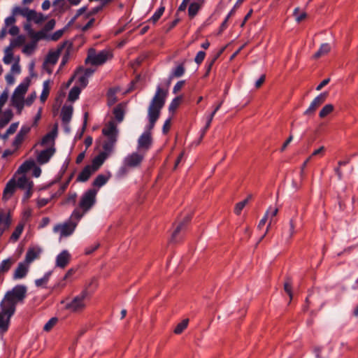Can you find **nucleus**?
Instances as JSON below:
<instances>
[{
    "label": "nucleus",
    "mask_w": 358,
    "mask_h": 358,
    "mask_svg": "<svg viewBox=\"0 0 358 358\" xmlns=\"http://www.w3.org/2000/svg\"><path fill=\"white\" fill-rule=\"evenodd\" d=\"M168 94L166 90L158 87L148 107L149 131L144 132L138 140V149L148 150L152 142L150 130L155 126V122L160 115V111L164 107Z\"/></svg>",
    "instance_id": "nucleus-1"
},
{
    "label": "nucleus",
    "mask_w": 358,
    "mask_h": 358,
    "mask_svg": "<svg viewBox=\"0 0 358 358\" xmlns=\"http://www.w3.org/2000/svg\"><path fill=\"white\" fill-rule=\"evenodd\" d=\"M27 288L24 285H17L6 293L0 307V331L6 332L9 326L10 320L15 311L16 304L25 298Z\"/></svg>",
    "instance_id": "nucleus-2"
},
{
    "label": "nucleus",
    "mask_w": 358,
    "mask_h": 358,
    "mask_svg": "<svg viewBox=\"0 0 358 358\" xmlns=\"http://www.w3.org/2000/svg\"><path fill=\"white\" fill-rule=\"evenodd\" d=\"M66 46L71 48L72 43L68 41H64L62 43L57 46L56 50H50L48 54L43 63V66L48 73L50 74L52 73V69L49 68L48 66H53L57 63L62 51L66 48Z\"/></svg>",
    "instance_id": "nucleus-3"
},
{
    "label": "nucleus",
    "mask_w": 358,
    "mask_h": 358,
    "mask_svg": "<svg viewBox=\"0 0 358 358\" xmlns=\"http://www.w3.org/2000/svg\"><path fill=\"white\" fill-rule=\"evenodd\" d=\"M112 57V55L107 50H102L99 53L93 48L88 50L87 57L85 59V64H91L94 66H99L105 63Z\"/></svg>",
    "instance_id": "nucleus-4"
},
{
    "label": "nucleus",
    "mask_w": 358,
    "mask_h": 358,
    "mask_svg": "<svg viewBox=\"0 0 358 358\" xmlns=\"http://www.w3.org/2000/svg\"><path fill=\"white\" fill-rule=\"evenodd\" d=\"M190 220L191 216L187 215L182 220L179 221L178 223L174 224L175 228L169 239V243L178 244L182 241V236L181 235V231L185 229Z\"/></svg>",
    "instance_id": "nucleus-5"
},
{
    "label": "nucleus",
    "mask_w": 358,
    "mask_h": 358,
    "mask_svg": "<svg viewBox=\"0 0 358 358\" xmlns=\"http://www.w3.org/2000/svg\"><path fill=\"white\" fill-rule=\"evenodd\" d=\"M87 287L85 288L80 295L74 297L72 301L68 303L65 308L73 313H79L83 311L85 308V303L84 302L86 297L88 296L87 290Z\"/></svg>",
    "instance_id": "nucleus-6"
},
{
    "label": "nucleus",
    "mask_w": 358,
    "mask_h": 358,
    "mask_svg": "<svg viewBox=\"0 0 358 358\" xmlns=\"http://www.w3.org/2000/svg\"><path fill=\"white\" fill-rule=\"evenodd\" d=\"M96 190L90 189L87 190L81 197L79 202V207L86 213L88 211L96 201Z\"/></svg>",
    "instance_id": "nucleus-7"
},
{
    "label": "nucleus",
    "mask_w": 358,
    "mask_h": 358,
    "mask_svg": "<svg viewBox=\"0 0 358 358\" xmlns=\"http://www.w3.org/2000/svg\"><path fill=\"white\" fill-rule=\"evenodd\" d=\"M327 93L323 92L317 96L310 103L309 107L304 111L303 115L312 116L319 106H320L326 100Z\"/></svg>",
    "instance_id": "nucleus-8"
},
{
    "label": "nucleus",
    "mask_w": 358,
    "mask_h": 358,
    "mask_svg": "<svg viewBox=\"0 0 358 358\" xmlns=\"http://www.w3.org/2000/svg\"><path fill=\"white\" fill-rule=\"evenodd\" d=\"M144 158V154L133 152L128 155L124 161L125 168H134L138 166Z\"/></svg>",
    "instance_id": "nucleus-9"
},
{
    "label": "nucleus",
    "mask_w": 358,
    "mask_h": 358,
    "mask_svg": "<svg viewBox=\"0 0 358 358\" xmlns=\"http://www.w3.org/2000/svg\"><path fill=\"white\" fill-rule=\"evenodd\" d=\"M76 227V223L73 222H69L65 223L64 224H57L54 227V231L55 232H60V237L63 236H68L71 235L73 231H74L75 228Z\"/></svg>",
    "instance_id": "nucleus-10"
},
{
    "label": "nucleus",
    "mask_w": 358,
    "mask_h": 358,
    "mask_svg": "<svg viewBox=\"0 0 358 358\" xmlns=\"http://www.w3.org/2000/svg\"><path fill=\"white\" fill-rule=\"evenodd\" d=\"M41 252H42V249L40 247H38V246L30 247L28 248V250L27 251L24 261L29 265L35 259H37L39 258Z\"/></svg>",
    "instance_id": "nucleus-11"
},
{
    "label": "nucleus",
    "mask_w": 358,
    "mask_h": 358,
    "mask_svg": "<svg viewBox=\"0 0 358 358\" xmlns=\"http://www.w3.org/2000/svg\"><path fill=\"white\" fill-rule=\"evenodd\" d=\"M16 180L17 187L21 189H32L33 182L25 174L17 175L13 177Z\"/></svg>",
    "instance_id": "nucleus-12"
},
{
    "label": "nucleus",
    "mask_w": 358,
    "mask_h": 358,
    "mask_svg": "<svg viewBox=\"0 0 358 358\" xmlns=\"http://www.w3.org/2000/svg\"><path fill=\"white\" fill-rule=\"evenodd\" d=\"M17 187L16 180L13 178L7 182L4 188L2 199L4 201L9 199L15 193Z\"/></svg>",
    "instance_id": "nucleus-13"
},
{
    "label": "nucleus",
    "mask_w": 358,
    "mask_h": 358,
    "mask_svg": "<svg viewBox=\"0 0 358 358\" xmlns=\"http://www.w3.org/2000/svg\"><path fill=\"white\" fill-rule=\"evenodd\" d=\"M55 148L54 147H49L48 148L42 150L37 155V162L40 164L47 163L50 157L54 155Z\"/></svg>",
    "instance_id": "nucleus-14"
},
{
    "label": "nucleus",
    "mask_w": 358,
    "mask_h": 358,
    "mask_svg": "<svg viewBox=\"0 0 358 358\" xmlns=\"http://www.w3.org/2000/svg\"><path fill=\"white\" fill-rule=\"evenodd\" d=\"M10 105L17 109V114H21L24 103V97L13 94L10 99Z\"/></svg>",
    "instance_id": "nucleus-15"
},
{
    "label": "nucleus",
    "mask_w": 358,
    "mask_h": 358,
    "mask_svg": "<svg viewBox=\"0 0 358 358\" xmlns=\"http://www.w3.org/2000/svg\"><path fill=\"white\" fill-rule=\"evenodd\" d=\"M57 134V126L56 125L54 129L45 135L41 140V145L43 146L50 145V147H54L55 140Z\"/></svg>",
    "instance_id": "nucleus-16"
},
{
    "label": "nucleus",
    "mask_w": 358,
    "mask_h": 358,
    "mask_svg": "<svg viewBox=\"0 0 358 358\" xmlns=\"http://www.w3.org/2000/svg\"><path fill=\"white\" fill-rule=\"evenodd\" d=\"M71 255L67 250H63L56 258V266L64 268L69 263Z\"/></svg>",
    "instance_id": "nucleus-17"
},
{
    "label": "nucleus",
    "mask_w": 358,
    "mask_h": 358,
    "mask_svg": "<svg viewBox=\"0 0 358 358\" xmlns=\"http://www.w3.org/2000/svg\"><path fill=\"white\" fill-rule=\"evenodd\" d=\"M117 129L115 123L113 121H110L102 129V134L106 137H117Z\"/></svg>",
    "instance_id": "nucleus-18"
},
{
    "label": "nucleus",
    "mask_w": 358,
    "mask_h": 358,
    "mask_svg": "<svg viewBox=\"0 0 358 358\" xmlns=\"http://www.w3.org/2000/svg\"><path fill=\"white\" fill-rule=\"evenodd\" d=\"M29 265L24 261L19 263L17 267L15 270L13 278L15 279H20L24 278L29 271Z\"/></svg>",
    "instance_id": "nucleus-19"
},
{
    "label": "nucleus",
    "mask_w": 358,
    "mask_h": 358,
    "mask_svg": "<svg viewBox=\"0 0 358 358\" xmlns=\"http://www.w3.org/2000/svg\"><path fill=\"white\" fill-rule=\"evenodd\" d=\"M11 224V217L9 212L6 213L3 210L0 211V228L6 231L8 229Z\"/></svg>",
    "instance_id": "nucleus-20"
},
{
    "label": "nucleus",
    "mask_w": 358,
    "mask_h": 358,
    "mask_svg": "<svg viewBox=\"0 0 358 358\" xmlns=\"http://www.w3.org/2000/svg\"><path fill=\"white\" fill-rule=\"evenodd\" d=\"M107 157L108 155L106 153L101 152L93 159L92 164L89 166H91V168L96 172L103 164Z\"/></svg>",
    "instance_id": "nucleus-21"
},
{
    "label": "nucleus",
    "mask_w": 358,
    "mask_h": 358,
    "mask_svg": "<svg viewBox=\"0 0 358 358\" xmlns=\"http://www.w3.org/2000/svg\"><path fill=\"white\" fill-rule=\"evenodd\" d=\"M95 171L89 165L86 166L77 177V181L85 182Z\"/></svg>",
    "instance_id": "nucleus-22"
},
{
    "label": "nucleus",
    "mask_w": 358,
    "mask_h": 358,
    "mask_svg": "<svg viewBox=\"0 0 358 358\" xmlns=\"http://www.w3.org/2000/svg\"><path fill=\"white\" fill-rule=\"evenodd\" d=\"M107 139L105 141L103 145V153H106L108 155L113 150L114 145L117 141V137H106Z\"/></svg>",
    "instance_id": "nucleus-23"
},
{
    "label": "nucleus",
    "mask_w": 358,
    "mask_h": 358,
    "mask_svg": "<svg viewBox=\"0 0 358 358\" xmlns=\"http://www.w3.org/2000/svg\"><path fill=\"white\" fill-rule=\"evenodd\" d=\"M203 3V0H196L190 3L188 8V14L190 17H194L197 14Z\"/></svg>",
    "instance_id": "nucleus-24"
},
{
    "label": "nucleus",
    "mask_w": 358,
    "mask_h": 358,
    "mask_svg": "<svg viewBox=\"0 0 358 358\" xmlns=\"http://www.w3.org/2000/svg\"><path fill=\"white\" fill-rule=\"evenodd\" d=\"M222 102H220L217 106L215 107V108L214 109V110L211 113V114L208 116V120H207V122H206V124L205 126V127L203 128V131H202V134L199 138V140L197 143V144H199L206 131V130L209 128L210 125V123L212 122V120L215 115V114L216 113V112L221 108V106H222Z\"/></svg>",
    "instance_id": "nucleus-25"
},
{
    "label": "nucleus",
    "mask_w": 358,
    "mask_h": 358,
    "mask_svg": "<svg viewBox=\"0 0 358 358\" xmlns=\"http://www.w3.org/2000/svg\"><path fill=\"white\" fill-rule=\"evenodd\" d=\"M13 117V113L11 109L6 110L0 118V127L3 128Z\"/></svg>",
    "instance_id": "nucleus-26"
},
{
    "label": "nucleus",
    "mask_w": 358,
    "mask_h": 358,
    "mask_svg": "<svg viewBox=\"0 0 358 358\" xmlns=\"http://www.w3.org/2000/svg\"><path fill=\"white\" fill-rule=\"evenodd\" d=\"M72 113H73V107L72 106H64L62 108L61 116H62V120L64 123L68 124L70 122V120L71 119Z\"/></svg>",
    "instance_id": "nucleus-27"
},
{
    "label": "nucleus",
    "mask_w": 358,
    "mask_h": 358,
    "mask_svg": "<svg viewBox=\"0 0 358 358\" xmlns=\"http://www.w3.org/2000/svg\"><path fill=\"white\" fill-rule=\"evenodd\" d=\"M34 166L35 162L34 161H26L19 167L17 171L15 173V177H17V175L25 174L33 167H34Z\"/></svg>",
    "instance_id": "nucleus-28"
},
{
    "label": "nucleus",
    "mask_w": 358,
    "mask_h": 358,
    "mask_svg": "<svg viewBox=\"0 0 358 358\" xmlns=\"http://www.w3.org/2000/svg\"><path fill=\"white\" fill-rule=\"evenodd\" d=\"M45 20V18L44 17V16L42 13H38L34 10H30L28 17H27L28 21L33 20L37 24L42 22Z\"/></svg>",
    "instance_id": "nucleus-29"
},
{
    "label": "nucleus",
    "mask_w": 358,
    "mask_h": 358,
    "mask_svg": "<svg viewBox=\"0 0 358 358\" xmlns=\"http://www.w3.org/2000/svg\"><path fill=\"white\" fill-rule=\"evenodd\" d=\"M14 262L15 261L10 258L3 260L0 264V274L7 272Z\"/></svg>",
    "instance_id": "nucleus-30"
},
{
    "label": "nucleus",
    "mask_w": 358,
    "mask_h": 358,
    "mask_svg": "<svg viewBox=\"0 0 358 358\" xmlns=\"http://www.w3.org/2000/svg\"><path fill=\"white\" fill-rule=\"evenodd\" d=\"M189 324V319H184L179 322L173 330L174 334H180L187 327Z\"/></svg>",
    "instance_id": "nucleus-31"
},
{
    "label": "nucleus",
    "mask_w": 358,
    "mask_h": 358,
    "mask_svg": "<svg viewBox=\"0 0 358 358\" xmlns=\"http://www.w3.org/2000/svg\"><path fill=\"white\" fill-rule=\"evenodd\" d=\"M24 224L23 223H19L17 226L16 227L15 229L13 232L10 236V240L15 242L18 240L20 238L23 229H24Z\"/></svg>",
    "instance_id": "nucleus-32"
},
{
    "label": "nucleus",
    "mask_w": 358,
    "mask_h": 358,
    "mask_svg": "<svg viewBox=\"0 0 358 358\" xmlns=\"http://www.w3.org/2000/svg\"><path fill=\"white\" fill-rule=\"evenodd\" d=\"M330 49L331 48L329 43L322 44L320 49L315 53L314 57L316 59L320 57L321 56L329 52Z\"/></svg>",
    "instance_id": "nucleus-33"
},
{
    "label": "nucleus",
    "mask_w": 358,
    "mask_h": 358,
    "mask_svg": "<svg viewBox=\"0 0 358 358\" xmlns=\"http://www.w3.org/2000/svg\"><path fill=\"white\" fill-rule=\"evenodd\" d=\"M29 87V83H21L14 91L13 94L21 96H24Z\"/></svg>",
    "instance_id": "nucleus-34"
},
{
    "label": "nucleus",
    "mask_w": 358,
    "mask_h": 358,
    "mask_svg": "<svg viewBox=\"0 0 358 358\" xmlns=\"http://www.w3.org/2000/svg\"><path fill=\"white\" fill-rule=\"evenodd\" d=\"M114 115L115 119L119 122H122L124 119V111L122 106L119 105L114 109Z\"/></svg>",
    "instance_id": "nucleus-35"
},
{
    "label": "nucleus",
    "mask_w": 358,
    "mask_h": 358,
    "mask_svg": "<svg viewBox=\"0 0 358 358\" xmlns=\"http://www.w3.org/2000/svg\"><path fill=\"white\" fill-rule=\"evenodd\" d=\"M80 93V89L78 87H73L69 92L68 99L70 101H74L78 98Z\"/></svg>",
    "instance_id": "nucleus-36"
},
{
    "label": "nucleus",
    "mask_w": 358,
    "mask_h": 358,
    "mask_svg": "<svg viewBox=\"0 0 358 358\" xmlns=\"http://www.w3.org/2000/svg\"><path fill=\"white\" fill-rule=\"evenodd\" d=\"M108 180V178L104 175H99L96 177L93 182V185L100 187L103 186Z\"/></svg>",
    "instance_id": "nucleus-37"
},
{
    "label": "nucleus",
    "mask_w": 358,
    "mask_h": 358,
    "mask_svg": "<svg viewBox=\"0 0 358 358\" xmlns=\"http://www.w3.org/2000/svg\"><path fill=\"white\" fill-rule=\"evenodd\" d=\"M30 9L28 8H20V7H15L13 10V14L15 15H20L27 19L29 13L30 12Z\"/></svg>",
    "instance_id": "nucleus-38"
},
{
    "label": "nucleus",
    "mask_w": 358,
    "mask_h": 358,
    "mask_svg": "<svg viewBox=\"0 0 358 358\" xmlns=\"http://www.w3.org/2000/svg\"><path fill=\"white\" fill-rule=\"evenodd\" d=\"M334 110V106L332 104H327L325 105L322 110L320 111L319 116L321 118L325 117L329 113H331Z\"/></svg>",
    "instance_id": "nucleus-39"
},
{
    "label": "nucleus",
    "mask_w": 358,
    "mask_h": 358,
    "mask_svg": "<svg viewBox=\"0 0 358 358\" xmlns=\"http://www.w3.org/2000/svg\"><path fill=\"white\" fill-rule=\"evenodd\" d=\"M13 48L10 45L5 49V56L3 57V62L5 64H10L13 59Z\"/></svg>",
    "instance_id": "nucleus-40"
},
{
    "label": "nucleus",
    "mask_w": 358,
    "mask_h": 358,
    "mask_svg": "<svg viewBox=\"0 0 358 358\" xmlns=\"http://www.w3.org/2000/svg\"><path fill=\"white\" fill-rule=\"evenodd\" d=\"M49 92H50L49 82L45 81L43 83V90L40 96V99H41V102L43 103L45 101V100L47 99V98L48 96Z\"/></svg>",
    "instance_id": "nucleus-41"
},
{
    "label": "nucleus",
    "mask_w": 358,
    "mask_h": 358,
    "mask_svg": "<svg viewBox=\"0 0 358 358\" xmlns=\"http://www.w3.org/2000/svg\"><path fill=\"white\" fill-rule=\"evenodd\" d=\"M250 198H251V196H249L248 198H246L243 201L236 203L235 208H234V213L236 215H239L241 213V210L243 209V208L245 206V205L248 203Z\"/></svg>",
    "instance_id": "nucleus-42"
},
{
    "label": "nucleus",
    "mask_w": 358,
    "mask_h": 358,
    "mask_svg": "<svg viewBox=\"0 0 358 358\" xmlns=\"http://www.w3.org/2000/svg\"><path fill=\"white\" fill-rule=\"evenodd\" d=\"M26 38L24 36L20 35L11 41L10 46L13 48L18 47L24 43Z\"/></svg>",
    "instance_id": "nucleus-43"
},
{
    "label": "nucleus",
    "mask_w": 358,
    "mask_h": 358,
    "mask_svg": "<svg viewBox=\"0 0 358 358\" xmlns=\"http://www.w3.org/2000/svg\"><path fill=\"white\" fill-rule=\"evenodd\" d=\"M182 101L181 96H177L171 101L169 110L170 112L174 113L178 107L180 106Z\"/></svg>",
    "instance_id": "nucleus-44"
},
{
    "label": "nucleus",
    "mask_w": 358,
    "mask_h": 358,
    "mask_svg": "<svg viewBox=\"0 0 358 358\" xmlns=\"http://www.w3.org/2000/svg\"><path fill=\"white\" fill-rule=\"evenodd\" d=\"M53 6H55L56 9L58 10L59 12H62L66 8V0H55L53 1Z\"/></svg>",
    "instance_id": "nucleus-45"
},
{
    "label": "nucleus",
    "mask_w": 358,
    "mask_h": 358,
    "mask_svg": "<svg viewBox=\"0 0 358 358\" xmlns=\"http://www.w3.org/2000/svg\"><path fill=\"white\" fill-rule=\"evenodd\" d=\"M50 275V273H46L42 278L37 279L35 281V284L37 287L45 286L48 281L49 280V278Z\"/></svg>",
    "instance_id": "nucleus-46"
},
{
    "label": "nucleus",
    "mask_w": 358,
    "mask_h": 358,
    "mask_svg": "<svg viewBox=\"0 0 358 358\" xmlns=\"http://www.w3.org/2000/svg\"><path fill=\"white\" fill-rule=\"evenodd\" d=\"M58 321L57 317H52L44 326L43 329L45 331H50Z\"/></svg>",
    "instance_id": "nucleus-47"
},
{
    "label": "nucleus",
    "mask_w": 358,
    "mask_h": 358,
    "mask_svg": "<svg viewBox=\"0 0 358 358\" xmlns=\"http://www.w3.org/2000/svg\"><path fill=\"white\" fill-rule=\"evenodd\" d=\"M36 48L35 43H28L24 45L23 48V52L27 55H31Z\"/></svg>",
    "instance_id": "nucleus-48"
},
{
    "label": "nucleus",
    "mask_w": 358,
    "mask_h": 358,
    "mask_svg": "<svg viewBox=\"0 0 358 358\" xmlns=\"http://www.w3.org/2000/svg\"><path fill=\"white\" fill-rule=\"evenodd\" d=\"M185 72V68L183 66V64H181L180 65H178L176 69H175V71H173V75L172 76L173 77H180L181 76L183 75Z\"/></svg>",
    "instance_id": "nucleus-49"
},
{
    "label": "nucleus",
    "mask_w": 358,
    "mask_h": 358,
    "mask_svg": "<svg viewBox=\"0 0 358 358\" xmlns=\"http://www.w3.org/2000/svg\"><path fill=\"white\" fill-rule=\"evenodd\" d=\"M164 11V7L159 8V10L152 15L150 20L153 23H155L160 18Z\"/></svg>",
    "instance_id": "nucleus-50"
},
{
    "label": "nucleus",
    "mask_w": 358,
    "mask_h": 358,
    "mask_svg": "<svg viewBox=\"0 0 358 358\" xmlns=\"http://www.w3.org/2000/svg\"><path fill=\"white\" fill-rule=\"evenodd\" d=\"M74 272L75 271L73 269H69L64 276L62 280L58 283V286L61 287H65L66 283L64 282V281L67 280L69 277H71L74 273Z\"/></svg>",
    "instance_id": "nucleus-51"
},
{
    "label": "nucleus",
    "mask_w": 358,
    "mask_h": 358,
    "mask_svg": "<svg viewBox=\"0 0 358 358\" xmlns=\"http://www.w3.org/2000/svg\"><path fill=\"white\" fill-rule=\"evenodd\" d=\"M8 99V92L7 90H4L0 95V108H2L5 103L7 102Z\"/></svg>",
    "instance_id": "nucleus-52"
},
{
    "label": "nucleus",
    "mask_w": 358,
    "mask_h": 358,
    "mask_svg": "<svg viewBox=\"0 0 358 358\" xmlns=\"http://www.w3.org/2000/svg\"><path fill=\"white\" fill-rule=\"evenodd\" d=\"M284 289L287 292V294L289 295L290 299H292V283H291V281L289 279H287V280L285 282Z\"/></svg>",
    "instance_id": "nucleus-53"
},
{
    "label": "nucleus",
    "mask_w": 358,
    "mask_h": 358,
    "mask_svg": "<svg viewBox=\"0 0 358 358\" xmlns=\"http://www.w3.org/2000/svg\"><path fill=\"white\" fill-rule=\"evenodd\" d=\"M45 31H44V29L43 31H34V34H32V36H31L30 37L33 39H34L35 41H38L40 39H42L43 38H45Z\"/></svg>",
    "instance_id": "nucleus-54"
},
{
    "label": "nucleus",
    "mask_w": 358,
    "mask_h": 358,
    "mask_svg": "<svg viewBox=\"0 0 358 358\" xmlns=\"http://www.w3.org/2000/svg\"><path fill=\"white\" fill-rule=\"evenodd\" d=\"M24 136L20 134L19 133L16 135L14 141H13V145L18 146L22 143V142L24 141Z\"/></svg>",
    "instance_id": "nucleus-55"
},
{
    "label": "nucleus",
    "mask_w": 358,
    "mask_h": 358,
    "mask_svg": "<svg viewBox=\"0 0 358 358\" xmlns=\"http://www.w3.org/2000/svg\"><path fill=\"white\" fill-rule=\"evenodd\" d=\"M55 20H50L45 24L43 29L45 31H49L52 30L55 27Z\"/></svg>",
    "instance_id": "nucleus-56"
},
{
    "label": "nucleus",
    "mask_w": 358,
    "mask_h": 358,
    "mask_svg": "<svg viewBox=\"0 0 358 358\" xmlns=\"http://www.w3.org/2000/svg\"><path fill=\"white\" fill-rule=\"evenodd\" d=\"M85 213L83 210L81 212L79 209H76L73 210L71 217L79 220Z\"/></svg>",
    "instance_id": "nucleus-57"
},
{
    "label": "nucleus",
    "mask_w": 358,
    "mask_h": 358,
    "mask_svg": "<svg viewBox=\"0 0 358 358\" xmlns=\"http://www.w3.org/2000/svg\"><path fill=\"white\" fill-rule=\"evenodd\" d=\"M18 124H19L18 122H15V123L11 124L10 125V127H8V129L6 130L7 134H10V135L13 134L16 131V130L18 127Z\"/></svg>",
    "instance_id": "nucleus-58"
},
{
    "label": "nucleus",
    "mask_w": 358,
    "mask_h": 358,
    "mask_svg": "<svg viewBox=\"0 0 358 358\" xmlns=\"http://www.w3.org/2000/svg\"><path fill=\"white\" fill-rule=\"evenodd\" d=\"M205 55L206 54L203 51H199L194 59L195 62L197 64L201 63L204 59Z\"/></svg>",
    "instance_id": "nucleus-59"
},
{
    "label": "nucleus",
    "mask_w": 358,
    "mask_h": 358,
    "mask_svg": "<svg viewBox=\"0 0 358 358\" xmlns=\"http://www.w3.org/2000/svg\"><path fill=\"white\" fill-rule=\"evenodd\" d=\"M36 98V94L35 92L31 94L27 99L24 100V103L27 106H30L32 104L35 99Z\"/></svg>",
    "instance_id": "nucleus-60"
},
{
    "label": "nucleus",
    "mask_w": 358,
    "mask_h": 358,
    "mask_svg": "<svg viewBox=\"0 0 358 358\" xmlns=\"http://www.w3.org/2000/svg\"><path fill=\"white\" fill-rule=\"evenodd\" d=\"M64 29L57 30L51 36V40L57 41L59 38L62 37V36L64 34Z\"/></svg>",
    "instance_id": "nucleus-61"
},
{
    "label": "nucleus",
    "mask_w": 358,
    "mask_h": 358,
    "mask_svg": "<svg viewBox=\"0 0 358 358\" xmlns=\"http://www.w3.org/2000/svg\"><path fill=\"white\" fill-rule=\"evenodd\" d=\"M294 228H295L294 221L293 219H291L289 221V236L287 238L289 240L292 238V236L294 234Z\"/></svg>",
    "instance_id": "nucleus-62"
},
{
    "label": "nucleus",
    "mask_w": 358,
    "mask_h": 358,
    "mask_svg": "<svg viewBox=\"0 0 358 358\" xmlns=\"http://www.w3.org/2000/svg\"><path fill=\"white\" fill-rule=\"evenodd\" d=\"M66 51L64 55L63 56L61 66L65 65L66 63L68 62V59L69 57V50L71 48H69L68 46H66Z\"/></svg>",
    "instance_id": "nucleus-63"
},
{
    "label": "nucleus",
    "mask_w": 358,
    "mask_h": 358,
    "mask_svg": "<svg viewBox=\"0 0 358 358\" xmlns=\"http://www.w3.org/2000/svg\"><path fill=\"white\" fill-rule=\"evenodd\" d=\"M9 34L12 36H16L19 34L20 29L17 26H12L8 31Z\"/></svg>",
    "instance_id": "nucleus-64"
}]
</instances>
